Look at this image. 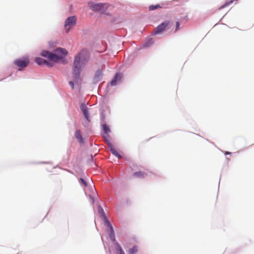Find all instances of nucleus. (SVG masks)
Here are the masks:
<instances>
[{"label": "nucleus", "instance_id": "1", "mask_svg": "<svg viewBox=\"0 0 254 254\" xmlns=\"http://www.w3.org/2000/svg\"><path fill=\"white\" fill-rule=\"evenodd\" d=\"M89 56L86 51L82 50L75 56L73 62V74L75 78L78 79L80 75V70L82 65H84L88 61Z\"/></svg>", "mask_w": 254, "mask_h": 254}, {"label": "nucleus", "instance_id": "2", "mask_svg": "<svg viewBox=\"0 0 254 254\" xmlns=\"http://www.w3.org/2000/svg\"><path fill=\"white\" fill-rule=\"evenodd\" d=\"M67 51L65 49L60 48L56 49L54 53L44 50L41 52V55L47 58L51 62L58 63L63 60L67 55Z\"/></svg>", "mask_w": 254, "mask_h": 254}, {"label": "nucleus", "instance_id": "3", "mask_svg": "<svg viewBox=\"0 0 254 254\" xmlns=\"http://www.w3.org/2000/svg\"><path fill=\"white\" fill-rule=\"evenodd\" d=\"M88 6L92 10L94 11H99L101 12H104L108 8V4L105 3H94L89 2Z\"/></svg>", "mask_w": 254, "mask_h": 254}, {"label": "nucleus", "instance_id": "4", "mask_svg": "<svg viewBox=\"0 0 254 254\" xmlns=\"http://www.w3.org/2000/svg\"><path fill=\"white\" fill-rule=\"evenodd\" d=\"M76 20L77 19L74 16L69 17L65 20L64 28L66 33H68L76 25Z\"/></svg>", "mask_w": 254, "mask_h": 254}, {"label": "nucleus", "instance_id": "5", "mask_svg": "<svg viewBox=\"0 0 254 254\" xmlns=\"http://www.w3.org/2000/svg\"><path fill=\"white\" fill-rule=\"evenodd\" d=\"M98 211H99V213H102L103 214V215L104 216L105 220H106V222L108 226L110 227V230H109V235H110V237L111 239L113 241H114L115 240V234H114V230H113V228L111 223L108 221L107 218L105 216L104 212V210H103V209H102V208L101 207H98Z\"/></svg>", "mask_w": 254, "mask_h": 254}, {"label": "nucleus", "instance_id": "6", "mask_svg": "<svg viewBox=\"0 0 254 254\" xmlns=\"http://www.w3.org/2000/svg\"><path fill=\"white\" fill-rule=\"evenodd\" d=\"M170 24V21L166 20L159 25L153 31V34L156 35L164 32Z\"/></svg>", "mask_w": 254, "mask_h": 254}, {"label": "nucleus", "instance_id": "7", "mask_svg": "<svg viewBox=\"0 0 254 254\" xmlns=\"http://www.w3.org/2000/svg\"><path fill=\"white\" fill-rule=\"evenodd\" d=\"M29 63V60L28 58H24L22 59H18L14 61V64L18 66L20 68L26 67Z\"/></svg>", "mask_w": 254, "mask_h": 254}, {"label": "nucleus", "instance_id": "8", "mask_svg": "<svg viewBox=\"0 0 254 254\" xmlns=\"http://www.w3.org/2000/svg\"><path fill=\"white\" fill-rule=\"evenodd\" d=\"M35 62L38 64V65H43V64H46L48 67H52L53 66V64L51 62H49L48 61H47L46 60L41 58H35Z\"/></svg>", "mask_w": 254, "mask_h": 254}, {"label": "nucleus", "instance_id": "9", "mask_svg": "<svg viewBox=\"0 0 254 254\" xmlns=\"http://www.w3.org/2000/svg\"><path fill=\"white\" fill-rule=\"evenodd\" d=\"M104 67H105V65H104L102 66V69H98L96 71L94 76L93 77V80L95 82H98L101 80L102 75H103L102 69L104 68Z\"/></svg>", "mask_w": 254, "mask_h": 254}, {"label": "nucleus", "instance_id": "10", "mask_svg": "<svg viewBox=\"0 0 254 254\" xmlns=\"http://www.w3.org/2000/svg\"><path fill=\"white\" fill-rule=\"evenodd\" d=\"M122 78V74L120 73H116L115 77L113 78L112 80L110 82V84L111 86H115L117 84L118 79L119 78L121 79Z\"/></svg>", "mask_w": 254, "mask_h": 254}, {"label": "nucleus", "instance_id": "11", "mask_svg": "<svg viewBox=\"0 0 254 254\" xmlns=\"http://www.w3.org/2000/svg\"><path fill=\"white\" fill-rule=\"evenodd\" d=\"M74 136L80 143H83V139L79 130H76L75 131Z\"/></svg>", "mask_w": 254, "mask_h": 254}, {"label": "nucleus", "instance_id": "12", "mask_svg": "<svg viewBox=\"0 0 254 254\" xmlns=\"http://www.w3.org/2000/svg\"><path fill=\"white\" fill-rule=\"evenodd\" d=\"M235 1L236 2H237V0H229L228 1H226L225 2V3L224 4H223L222 5H221V6H220L218 8V10H221L223 8H224L226 7H228L229 6V5H230L232 3H233L234 2V1Z\"/></svg>", "mask_w": 254, "mask_h": 254}, {"label": "nucleus", "instance_id": "13", "mask_svg": "<svg viewBox=\"0 0 254 254\" xmlns=\"http://www.w3.org/2000/svg\"><path fill=\"white\" fill-rule=\"evenodd\" d=\"M110 150L112 152V153L116 157H117L118 158H120L121 157V156L117 150L113 146H110Z\"/></svg>", "mask_w": 254, "mask_h": 254}, {"label": "nucleus", "instance_id": "14", "mask_svg": "<svg viewBox=\"0 0 254 254\" xmlns=\"http://www.w3.org/2000/svg\"><path fill=\"white\" fill-rule=\"evenodd\" d=\"M145 174L141 171L136 172L133 174L134 177L140 178H143L145 176Z\"/></svg>", "mask_w": 254, "mask_h": 254}, {"label": "nucleus", "instance_id": "15", "mask_svg": "<svg viewBox=\"0 0 254 254\" xmlns=\"http://www.w3.org/2000/svg\"><path fill=\"white\" fill-rule=\"evenodd\" d=\"M162 8V6L160 4H157L156 5H151L149 7V10L150 11L154 10L157 8Z\"/></svg>", "mask_w": 254, "mask_h": 254}, {"label": "nucleus", "instance_id": "16", "mask_svg": "<svg viewBox=\"0 0 254 254\" xmlns=\"http://www.w3.org/2000/svg\"><path fill=\"white\" fill-rule=\"evenodd\" d=\"M138 251V248L136 246H134L133 248L129 250V254H135Z\"/></svg>", "mask_w": 254, "mask_h": 254}, {"label": "nucleus", "instance_id": "17", "mask_svg": "<svg viewBox=\"0 0 254 254\" xmlns=\"http://www.w3.org/2000/svg\"><path fill=\"white\" fill-rule=\"evenodd\" d=\"M102 128L105 133L107 134L110 132L109 127L106 125H102Z\"/></svg>", "mask_w": 254, "mask_h": 254}, {"label": "nucleus", "instance_id": "18", "mask_svg": "<svg viewBox=\"0 0 254 254\" xmlns=\"http://www.w3.org/2000/svg\"><path fill=\"white\" fill-rule=\"evenodd\" d=\"M84 114V116L85 117V118L86 119V120L90 122V120H89V113H88V109L87 110H85V111L83 112H82Z\"/></svg>", "mask_w": 254, "mask_h": 254}, {"label": "nucleus", "instance_id": "19", "mask_svg": "<svg viewBox=\"0 0 254 254\" xmlns=\"http://www.w3.org/2000/svg\"><path fill=\"white\" fill-rule=\"evenodd\" d=\"M180 26V22L179 21L176 22L175 32H177L179 30Z\"/></svg>", "mask_w": 254, "mask_h": 254}, {"label": "nucleus", "instance_id": "20", "mask_svg": "<svg viewBox=\"0 0 254 254\" xmlns=\"http://www.w3.org/2000/svg\"><path fill=\"white\" fill-rule=\"evenodd\" d=\"M118 251L119 252V254H124L125 253L124 251L122 250L121 247L118 245Z\"/></svg>", "mask_w": 254, "mask_h": 254}, {"label": "nucleus", "instance_id": "21", "mask_svg": "<svg viewBox=\"0 0 254 254\" xmlns=\"http://www.w3.org/2000/svg\"><path fill=\"white\" fill-rule=\"evenodd\" d=\"M118 251L119 252V254H124L125 253L124 251L122 250L121 247L118 245Z\"/></svg>", "mask_w": 254, "mask_h": 254}, {"label": "nucleus", "instance_id": "22", "mask_svg": "<svg viewBox=\"0 0 254 254\" xmlns=\"http://www.w3.org/2000/svg\"><path fill=\"white\" fill-rule=\"evenodd\" d=\"M80 109L82 112L88 109L86 106H85L84 104H82L81 105Z\"/></svg>", "mask_w": 254, "mask_h": 254}, {"label": "nucleus", "instance_id": "23", "mask_svg": "<svg viewBox=\"0 0 254 254\" xmlns=\"http://www.w3.org/2000/svg\"><path fill=\"white\" fill-rule=\"evenodd\" d=\"M80 181L84 186H85V187L87 186V183L85 180H84L82 178H81Z\"/></svg>", "mask_w": 254, "mask_h": 254}, {"label": "nucleus", "instance_id": "24", "mask_svg": "<svg viewBox=\"0 0 254 254\" xmlns=\"http://www.w3.org/2000/svg\"><path fill=\"white\" fill-rule=\"evenodd\" d=\"M68 83L70 85V86H71V88L72 89H74V83H73V82L72 81H69Z\"/></svg>", "mask_w": 254, "mask_h": 254}, {"label": "nucleus", "instance_id": "25", "mask_svg": "<svg viewBox=\"0 0 254 254\" xmlns=\"http://www.w3.org/2000/svg\"><path fill=\"white\" fill-rule=\"evenodd\" d=\"M229 154H230V152H226L225 153V155Z\"/></svg>", "mask_w": 254, "mask_h": 254}]
</instances>
